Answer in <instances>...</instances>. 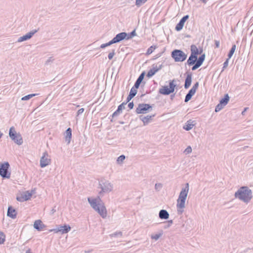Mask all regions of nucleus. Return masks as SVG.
Returning a JSON list of instances; mask_svg holds the SVG:
<instances>
[{
  "label": "nucleus",
  "instance_id": "f257e3e1",
  "mask_svg": "<svg viewBox=\"0 0 253 253\" xmlns=\"http://www.w3.org/2000/svg\"><path fill=\"white\" fill-rule=\"evenodd\" d=\"M88 202L91 207L103 218L107 216V210L101 200L98 197L96 198H88Z\"/></svg>",
  "mask_w": 253,
  "mask_h": 253
},
{
  "label": "nucleus",
  "instance_id": "f03ea898",
  "mask_svg": "<svg viewBox=\"0 0 253 253\" xmlns=\"http://www.w3.org/2000/svg\"><path fill=\"white\" fill-rule=\"evenodd\" d=\"M189 191V184L187 183L185 187L183 188L180 192L178 198L177 200L176 208L178 213H182L183 212V209L185 206V201Z\"/></svg>",
  "mask_w": 253,
  "mask_h": 253
},
{
  "label": "nucleus",
  "instance_id": "7ed1b4c3",
  "mask_svg": "<svg viewBox=\"0 0 253 253\" xmlns=\"http://www.w3.org/2000/svg\"><path fill=\"white\" fill-rule=\"evenodd\" d=\"M252 192L248 187L243 186L241 187L235 194L236 198L245 202H249L252 199Z\"/></svg>",
  "mask_w": 253,
  "mask_h": 253
},
{
  "label": "nucleus",
  "instance_id": "20e7f679",
  "mask_svg": "<svg viewBox=\"0 0 253 253\" xmlns=\"http://www.w3.org/2000/svg\"><path fill=\"white\" fill-rule=\"evenodd\" d=\"M99 188L101 190L99 192L100 196H103L104 194L111 192L113 189V185L108 180H101L99 184Z\"/></svg>",
  "mask_w": 253,
  "mask_h": 253
},
{
  "label": "nucleus",
  "instance_id": "39448f33",
  "mask_svg": "<svg viewBox=\"0 0 253 253\" xmlns=\"http://www.w3.org/2000/svg\"><path fill=\"white\" fill-rule=\"evenodd\" d=\"M9 135L11 140H12L17 144L20 145L23 143V139L21 134L16 132L13 126L10 128Z\"/></svg>",
  "mask_w": 253,
  "mask_h": 253
},
{
  "label": "nucleus",
  "instance_id": "423d86ee",
  "mask_svg": "<svg viewBox=\"0 0 253 253\" xmlns=\"http://www.w3.org/2000/svg\"><path fill=\"white\" fill-rule=\"evenodd\" d=\"M171 55L175 62H182L187 57V55L185 52L179 49H175L172 51Z\"/></svg>",
  "mask_w": 253,
  "mask_h": 253
},
{
  "label": "nucleus",
  "instance_id": "0eeeda50",
  "mask_svg": "<svg viewBox=\"0 0 253 253\" xmlns=\"http://www.w3.org/2000/svg\"><path fill=\"white\" fill-rule=\"evenodd\" d=\"M174 80L170 81L169 88L167 86H163L159 89V93L164 95H169L174 91L176 85L174 84Z\"/></svg>",
  "mask_w": 253,
  "mask_h": 253
},
{
  "label": "nucleus",
  "instance_id": "6e6552de",
  "mask_svg": "<svg viewBox=\"0 0 253 253\" xmlns=\"http://www.w3.org/2000/svg\"><path fill=\"white\" fill-rule=\"evenodd\" d=\"M9 164L8 162H5L0 166V175L3 178H9L10 177V173L8 171Z\"/></svg>",
  "mask_w": 253,
  "mask_h": 253
},
{
  "label": "nucleus",
  "instance_id": "1a4fd4ad",
  "mask_svg": "<svg viewBox=\"0 0 253 253\" xmlns=\"http://www.w3.org/2000/svg\"><path fill=\"white\" fill-rule=\"evenodd\" d=\"M152 110V107L148 104H139L136 109L137 114H146Z\"/></svg>",
  "mask_w": 253,
  "mask_h": 253
},
{
  "label": "nucleus",
  "instance_id": "9d476101",
  "mask_svg": "<svg viewBox=\"0 0 253 253\" xmlns=\"http://www.w3.org/2000/svg\"><path fill=\"white\" fill-rule=\"evenodd\" d=\"M51 160L47 152L43 153L42 156L40 160V166L44 168L50 164Z\"/></svg>",
  "mask_w": 253,
  "mask_h": 253
},
{
  "label": "nucleus",
  "instance_id": "9b49d317",
  "mask_svg": "<svg viewBox=\"0 0 253 253\" xmlns=\"http://www.w3.org/2000/svg\"><path fill=\"white\" fill-rule=\"evenodd\" d=\"M32 194L29 191L23 192L19 196H17L16 199L18 201L23 202L29 200L32 197Z\"/></svg>",
  "mask_w": 253,
  "mask_h": 253
},
{
  "label": "nucleus",
  "instance_id": "f8f14e48",
  "mask_svg": "<svg viewBox=\"0 0 253 253\" xmlns=\"http://www.w3.org/2000/svg\"><path fill=\"white\" fill-rule=\"evenodd\" d=\"M38 31L39 29L33 30L30 31V32L27 33L26 35L19 37L17 40V42H21L30 39L34 35V34L36 33Z\"/></svg>",
  "mask_w": 253,
  "mask_h": 253
},
{
  "label": "nucleus",
  "instance_id": "ddd939ff",
  "mask_svg": "<svg viewBox=\"0 0 253 253\" xmlns=\"http://www.w3.org/2000/svg\"><path fill=\"white\" fill-rule=\"evenodd\" d=\"M71 230V227L69 225H65L60 227L50 230V232L53 231L55 233L60 232L61 234H65L69 232Z\"/></svg>",
  "mask_w": 253,
  "mask_h": 253
},
{
  "label": "nucleus",
  "instance_id": "4468645a",
  "mask_svg": "<svg viewBox=\"0 0 253 253\" xmlns=\"http://www.w3.org/2000/svg\"><path fill=\"white\" fill-rule=\"evenodd\" d=\"M127 34L126 32H122L117 34L111 41L112 44L119 42L124 39H126Z\"/></svg>",
  "mask_w": 253,
  "mask_h": 253
},
{
  "label": "nucleus",
  "instance_id": "2eb2a0df",
  "mask_svg": "<svg viewBox=\"0 0 253 253\" xmlns=\"http://www.w3.org/2000/svg\"><path fill=\"white\" fill-rule=\"evenodd\" d=\"M162 68V64H160L159 66L157 65L153 64L152 68L148 72L147 77L151 78L158 71L161 70Z\"/></svg>",
  "mask_w": 253,
  "mask_h": 253
},
{
  "label": "nucleus",
  "instance_id": "dca6fc26",
  "mask_svg": "<svg viewBox=\"0 0 253 253\" xmlns=\"http://www.w3.org/2000/svg\"><path fill=\"white\" fill-rule=\"evenodd\" d=\"M189 18V15H186L183 16L180 20L179 23L176 25L175 29L177 31H180L183 27L185 21Z\"/></svg>",
  "mask_w": 253,
  "mask_h": 253
},
{
  "label": "nucleus",
  "instance_id": "f3484780",
  "mask_svg": "<svg viewBox=\"0 0 253 253\" xmlns=\"http://www.w3.org/2000/svg\"><path fill=\"white\" fill-rule=\"evenodd\" d=\"M126 104V102H123L121 104H120L118 106L117 110L112 114V117H116L119 116L122 113V110L125 109V106Z\"/></svg>",
  "mask_w": 253,
  "mask_h": 253
},
{
  "label": "nucleus",
  "instance_id": "a211bd4d",
  "mask_svg": "<svg viewBox=\"0 0 253 253\" xmlns=\"http://www.w3.org/2000/svg\"><path fill=\"white\" fill-rule=\"evenodd\" d=\"M154 115L152 116L147 115V116L145 117L143 116H140L139 118L143 122L144 125L145 126L150 122V121L152 119V118L154 117Z\"/></svg>",
  "mask_w": 253,
  "mask_h": 253
},
{
  "label": "nucleus",
  "instance_id": "6ab92c4d",
  "mask_svg": "<svg viewBox=\"0 0 253 253\" xmlns=\"http://www.w3.org/2000/svg\"><path fill=\"white\" fill-rule=\"evenodd\" d=\"M44 227V225L40 220H36L34 223V227L38 231H42Z\"/></svg>",
  "mask_w": 253,
  "mask_h": 253
},
{
  "label": "nucleus",
  "instance_id": "aec40b11",
  "mask_svg": "<svg viewBox=\"0 0 253 253\" xmlns=\"http://www.w3.org/2000/svg\"><path fill=\"white\" fill-rule=\"evenodd\" d=\"M17 212L15 209L11 207H9L7 210V215L13 219L16 217Z\"/></svg>",
  "mask_w": 253,
  "mask_h": 253
},
{
  "label": "nucleus",
  "instance_id": "412c9836",
  "mask_svg": "<svg viewBox=\"0 0 253 253\" xmlns=\"http://www.w3.org/2000/svg\"><path fill=\"white\" fill-rule=\"evenodd\" d=\"M169 214L165 210H161L159 213V218L162 219H168L169 218Z\"/></svg>",
  "mask_w": 253,
  "mask_h": 253
},
{
  "label": "nucleus",
  "instance_id": "4be33fe9",
  "mask_svg": "<svg viewBox=\"0 0 253 253\" xmlns=\"http://www.w3.org/2000/svg\"><path fill=\"white\" fill-rule=\"evenodd\" d=\"M145 76V72H142L140 75L139 76V77L137 78V80L136 81L135 84H134V87L136 88H138V87L140 86V84L141 83L142 80L144 79Z\"/></svg>",
  "mask_w": 253,
  "mask_h": 253
},
{
  "label": "nucleus",
  "instance_id": "5701e85b",
  "mask_svg": "<svg viewBox=\"0 0 253 253\" xmlns=\"http://www.w3.org/2000/svg\"><path fill=\"white\" fill-rule=\"evenodd\" d=\"M197 61V56L191 54L190 57L187 61V64L188 65L191 66L194 64Z\"/></svg>",
  "mask_w": 253,
  "mask_h": 253
},
{
  "label": "nucleus",
  "instance_id": "b1692460",
  "mask_svg": "<svg viewBox=\"0 0 253 253\" xmlns=\"http://www.w3.org/2000/svg\"><path fill=\"white\" fill-rule=\"evenodd\" d=\"M194 121L190 120L187 122L185 125L183 126V128L186 130H190L195 126Z\"/></svg>",
  "mask_w": 253,
  "mask_h": 253
},
{
  "label": "nucleus",
  "instance_id": "393cba45",
  "mask_svg": "<svg viewBox=\"0 0 253 253\" xmlns=\"http://www.w3.org/2000/svg\"><path fill=\"white\" fill-rule=\"evenodd\" d=\"M192 82V74H189L187 75L185 81L184 87L187 89L190 86Z\"/></svg>",
  "mask_w": 253,
  "mask_h": 253
},
{
  "label": "nucleus",
  "instance_id": "a878e982",
  "mask_svg": "<svg viewBox=\"0 0 253 253\" xmlns=\"http://www.w3.org/2000/svg\"><path fill=\"white\" fill-rule=\"evenodd\" d=\"M72 137V129L69 127L67 129L65 132V141L67 142L68 144L70 143Z\"/></svg>",
  "mask_w": 253,
  "mask_h": 253
},
{
  "label": "nucleus",
  "instance_id": "bb28decb",
  "mask_svg": "<svg viewBox=\"0 0 253 253\" xmlns=\"http://www.w3.org/2000/svg\"><path fill=\"white\" fill-rule=\"evenodd\" d=\"M190 49L191 52V54L194 55H196L197 56L198 54H201V52H202V50H201L200 52H199L197 47L194 44H192L191 45Z\"/></svg>",
  "mask_w": 253,
  "mask_h": 253
},
{
  "label": "nucleus",
  "instance_id": "cd10ccee",
  "mask_svg": "<svg viewBox=\"0 0 253 253\" xmlns=\"http://www.w3.org/2000/svg\"><path fill=\"white\" fill-rule=\"evenodd\" d=\"M195 93V91H194L192 89H190L185 96L184 100L185 102H187L188 101H189L191 99L192 97L194 95Z\"/></svg>",
  "mask_w": 253,
  "mask_h": 253
},
{
  "label": "nucleus",
  "instance_id": "c85d7f7f",
  "mask_svg": "<svg viewBox=\"0 0 253 253\" xmlns=\"http://www.w3.org/2000/svg\"><path fill=\"white\" fill-rule=\"evenodd\" d=\"M230 97L228 94H226L224 95V97L223 98L221 99L219 102L221 103V104H222L224 106L226 105L227 103H228L229 101Z\"/></svg>",
  "mask_w": 253,
  "mask_h": 253
},
{
  "label": "nucleus",
  "instance_id": "c756f323",
  "mask_svg": "<svg viewBox=\"0 0 253 253\" xmlns=\"http://www.w3.org/2000/svg\"><path fill=\"white\" fill-rule=\"evenodd\" d=\"M163 235V231H161L158 234L152 235L151 238L152 239L155 240V241L158 240Z\"/></svg>",
  "mask_w": 253,
  "mask_h": 253
},
{
  "label": "nucleus",
  "instance_id": "7c9ffc66",
  "mask_svg": "<svg viewBox=\"0 0 253 253\" xmlns=\"http://www.w3.org/2000/svg\"><path fill=\"white\" fill-rule=\"evenodd\" d=\"M236 45L235 44L232 45V47L228 54V58H231V57L232 56L233 53H234V52L236 50Z\"/></svg>",
  "mask_w": 253,
  "mask_h": 253
},
{
  "label": "nucleus",
  "instance_id": "2f4dec72",
  "mask_svg": "<svg viewBox=\"0 0 253 253\" xmlns=\"http://www.w3.org/2000/svg\"><path fill=\"white\" fill-rule=\"evenodd\" d=\"M38 94L34 93V94H28L27 95H26L23 97H22L21 100H28L32 98L34 96H35L36 95H38Z\"/></svg>",
  "mask_w": 253,
  "mask_h": 253
},
{
  "label": "nucleus",
  "instance_id": "473e14b6",
  "mask_svg": "<svg viewBox=\"0 0 253 253\" xmlns=\"http://www.w3.org/2000/svg\"><path fill=\"white\" fill-rule=\"evenodd\" d=\"M122 236H123V233L121 231L116 232L113 233L110 235V236L112 238L118 237H122Z\"/></svg>",
  "mask_w": 253,
  "mask_h": 253
},
{
  "label": "nucleus",
  "instance_id": "72a5a7b5",
  "mask_svg": "<svg viewBox=\"0 0 253 253\" xmlns=\"http://www.w3.org/2000/svg\"><path fill=\"white\" fill-rule=\"evenodd\" d=\"M148 0H136L135 5L139 7L142 4H144Z\"/></svg>",
  "mask_w": 253,
  "mask_h": 253
},
{
  "label": "nucleus",
  "instance_id": "f704fd0d",
  "mask_svg": "<svg viewBox=\"0 0 253 253\" xmlns=\"http://www.w3.org/2000/svg\"><path fill=\"white\" fill-rule=\"evenodd\" d=\"M172 223H173V221L172 220H169L167 222H166L165 224L163 227L164 229H166L169 228L171 226Z\"/></svg>",
  "mask_w": 253,
  "mask_h": 253
},
{
  "label": "nucleus",
  "instance_id": "c9c22d12",
  "mask_svg": "<svg viewBox=\"0 0 253 253\" xmlns=\"http://www.w3.org/2000/svg\"><path fill=\"white\" fill-rule=\"evenodd\" d=\"M156 46L155 45H152L150 47L148 48V49L147 50L146 54L147 55H150L151 54L153 51L156 49Z\"/></svg>",
  "mask_w": 253,
  "mask_h": 253
},
{
  "label": "nucleus",
  "instance_id": "e433bc0d",
  "mask_svg": "<svg viewBox=\"0 0 253 253\" xmlns=\"http://www.w3.org/2000/svg\"><path fill=\"white\" fill-rule=\"evenodd\" d=\"M137 88H136L134 87V86H133L130 89L129 94H130V95L132 96L133 97H134L137 93Z\"/></svg>",
  "mask_w": 253,
  "mask_h": 253
},
{
  "label": "nucleus",
  "instance_id": "4c0bfd02",
  "mask_svg": "<svg viewBox=\"0 0 253 253\" xmlns=\"http://www.w3.org/2000/svg\"><path fill=\"white\" fill-rule=\"evenodd\" d=\"M225 106L224 105H223L222 104H221V103L219 102V104H218L216 107H215V111L216 112H219V111H220L221 109H223V108Z\"/></svg>",
  "mask_w": 253,
  "mask_h": 253
},
{
  "label": "nucleus",
  "instance_id": "58836bf2",
  "mask_svg": "<svg viewBox=\"0 0 253 253\" xmlns=\"http://www.w3.org/2000/svg\"><path fill=\"white\" fill-rule=\"evenodd\" d=\"M126 157L124 155H121L119 156L117 160V162L118 164H122L124 161L125 160Z\"/></svg>",
  "mask_w": 253,
  "mask_h": 253
},
{
  "label": "nucleus",
  "instance_id": "ea45409f",
  "mask_svg": "<svg viewBox=\"0 0 253 253\" xmlns=\"http://www.w3.org/2000/svg\"><path fill=\"white\" fill-rule=\"evenodd\" d=\"M136 32H135V30H133L130 33H129V34H127V36L126 38V40H129V39H131L132 37H133L134 36H136Z\"/></svg>",
  "mask_w": 253,
  "mask_h": 253
},
{
  "label": "nucleus",
  "instance_id": "a19ab883",
  "mask_svg": "<svg viewBox=\"0 0 253 253\" xmlns=\"http://www.w3.org/2000/svg\"><path fill=\"white\" fill-rule=\"evenodd\" d=\"M5 241V235L2 232L0 231V244H3Z\"/></svg>",
  "mask_w": 253,
  "mask_h": 253
},
{
  "label": "nucleus",
  "instance_id": "79ce46f5",
  "mask_svg": "<svg viewBox=\"0 0 253 253\" xmlns=\"http://www.w3.org/2000/svg\"><path fill=\"white\" fill-rule=\"evenodd\" d=\"M205 54H203L201 56H200L198 59L197 58V61L203 64L204 61L205 60Z\"/></svg>",
  "mask_w": 253,
  "mask_h": 253
},
{
  "label": "nucleus",
  "instance_id": "37998d69",
  "mask_svg": "<svg viewBox=\"0 0 253 253\" xmlns=\"http://www.w3.org/2000/svg\"><path fill=\"white\" fill-rule=\"evenodd\" d=\"M54 61V59L52 57H49L45 62V65H48Z\"/></svg>",
  "mask_w": 253,
  "mask_h": 253
},
{
  "label": "nucleus",
  "instance_id": "c03bdc74",
  "mask_svg": "<svg viewBox=\"0 0 253 253\" xmlns=\"http://www.w3.org/2000/svg\"><path fill=\"white\" fill-rule=\"evenodd\" d=\"M111 44H112V43L111 41H110V42H107V43L102 44L100 45V48H104L105 47H107V46H110V45H111Z\"/></svg>",
  "mask_w": 253,
  "mask_h": 253
},
{
  "label": "nucleus",
  "instance_id": "a18cd8bd",
  "mask_svg": "<svg viewBox=\"0 0 253 253\" xmlns=\"http://www.w3.org/2000/svg\"><path fill=\"white\" fill-rule=\"evenodd\" d=\"M192 148L191 147V146H188L186 149L185 150H184V152L186 154H190L192 152Z\"/></svg>",
  "mask_w": 253,
  "mask_h": 253
},
{
  "label": "nucleus",
  "instance_id": "49530a36",
  "mask_svg": "<svg viewBox=\"0 0 253 253\" xmlns=\"http://www.w3.org/2000/svg\"><path fill=\"white\" fill-rule=\"evenodd\" d=\"M115 50L113 49L112 50V51L111 52L109 53V54H108V57L109 59V60H111L113 58V57L115 55Z\"/></svg>",
  "mask_w": 253,
  "mask_h": 253
},
{
  "label": "nucleus",
  "instance_id": "de8ad7c7",
  "mask_svg": "<svg viewBox=\"0 0 253 253\" xmlns=\"http://www.w3.org/2000/svg\"><path fill=\"white\" fill-rule=\"evenodd\" d=\"M198 86H199V83L197 82L193 85V86H192V87L191 89H192V90H193L194 91H195L196 92L197 89L198 88Z\"/></svg>",
  "mask_w": 253,
  "mask_h": 253
},
{
  "label": "nucleus",
  "instance_id": "09e8293b",
  "mask_svg": "<svg viewBox=\"0 0 253 253\" xmlns=\"http://www.w3.org/2000/svg\"><path fill=\"white\" fill-rule=\"evenodd\" d=\"M229 58L228 59H227L223 63V69H222V71L224 70V69L225 68H226L228 65V60H229Z\"/></svg>",
  "mask_w": 253,
  "mask_h": 253
},
{
  "label": "nucleus",
  "instance_id": "8fccbe9b",
  "mask_svg": "<svg viewBox=\"0 0 253 253\" xmlns=\"http://www.w3.org/2000/svg\"><path fill=\"white\" fill-rule=\"evenodd\" d=\"M156 190H160L162 187V185L161 183H156L155 185Z\"/></svg>",
  "mask_w": 253,
  "mask_h": 253
},
{
  "label": "nucleus",
  "instance_id": "3c124183",
  "mask_svg": "<svg viewBox=\"0 0 253 253\" xmlns=\"http://www.w3.org/2000/svg\"><path fill=\"white\" fill-rule=\"evenodd\" d=\"M132 98H133V96L130 95V94H129V95L127 97L126 100V104L128 102H129Z\"/></svg>",
  "mask_w": 253,
  "mask_h": 253
},
{
  "label": "nucleus",
  "instance_id": "603ef678",
  "mask_svg": "<svg viewBox=\"0 0 253 253\" xmlns=\"http://www.w3.org/2000/svg\"><path fill=\"white\" fill-rule=\"evenodd\" d=\"M84 111V108H81L80 109L78 112H77V116L80 115V114H82Z\"/></svg>",
  "mask_w": 253,
  "mask_h": 253
},
{
  "label": "nucleus",
  "instance_id": "864d4df0",
  "mask_svg": "<svg viewBox=\"0 0 253 253\" xmlns=\"http://www.w3.org/2000/svg\"><path fill=\"white\" fill-rule=\"evenodd\" d=\"M134 104L133 102H129L128 104V107L129 108V109H132L133 107Z\"/></svg>",
  "mask_w": 253,
  "mask_h": 253
},
{
  "label": "nucleus",
  "instance_id": "5fc2aeb1",
  "mask_svg": "<svg viewBox=\"0 0 253 253\" xmlns=\"http://www.w3.org/2000/svg\"><path fill=\"white\" fill-rule=\"evenodd\" d=\"M202 63H200L198 61H196L195 63V66L197 67V68L198 69L199 67H200L202 65Z\"/></svg>",
  "mask_w": 253,
  "mask_h": 253
},
{
  "label": "nucleus",
  "instance_id": "6e6d98bb",
  "mask_svg": "<svg viewBox=\"0 0 253 253\" xmlns=\"http://www.w3.org/2000/svg\"><path fill=\"white\" fill-rule=\"evenodd\" d=\"M215 47L218 48L219 47L220 42L218 41H215Z\"/></svg>",
  "mask_w": 253,
  "mask_h": 253
},
{
  "label": "nucleus",
  "instance_id": "4d7b16f0",
  "mask_svg": "<svg viewBox=\"0 0 253 253\" xmlns=\"http://www.w3.org/2000/svg\"><path fill=\"white\" fill-rule=\"evenodd\" d=\"M197 68V67L195 66V65H194L192 67V70L193 71H194L195 70H196Z\"/></svg>",
  "mask_w": 253,
  "mask_h": 253
},
{
  "label": "nucleus",
  "instance_id": "13d9d810",
  "mask_svg": "<svg viewBox=\"0 0 253 253\" xmlns=\"http://www.w3.org/2000/svg\"><path fill=\"white\" fill-rule=\"evenodd\" d=\"M247 109H248V108H245L244 109V111H242V115H244L245 112H246V111H247Z\"/></svg>",
  "mask_w": 253,
  "mask_h": 253
},
{
  "label": "nucleus",
  "instance_id": "bf43d9fd",
  "mask_svg": "<svg viewBox=\"0 0 253 253\" xmlns=\"http://www.w3.org/2000/svg\"><path fill=\"white\" fill-rule=\"evenodd\" d=\"M26 253H32L31 252V250L30 249H29L28 250H27L26 251Z\"/></svg>",
  "mask_w": 253,
  "mask_h": 253
},
{
  "label": "nucleus",
  "instance_id": "052dcab7",
  "mask_svg": "<svg viewBox=\"0 0 253 253\" xmlns=\"http://www.w3.org/2000/svg\"><path fill=\"white\" fill-rule=\"evenodd\" d=\"M201 1L204 3H206L207 2V0H201Z\"/></svg>",
  "mask_w": 253,
  "mask_h": 253
},
{
  "label": "nucleus",
  "instance_id": "680f3d73",
  "mask_svg": "<svg viewBox=\"0 0 253 253\" xmlns=\"http://www.w3.org/2000/svg\"><path fill=\"white\" fill-rule=\"evenodd\" d=\"M91 252V250H89V251H85V253H89Z\"/></svg>",
  "mask_w": 253,
  "mask_h": 253
},
{
  "label": "nucleus",
  "instance_id": "e2e57ef3",
  "mask_svg": "<svg viewBox=\"0 0 253 253\" xmlns=\"http://www.w3.org/2000/svg\"><path fill=\"white\" fill-rule=\"evenodd\" d=\"M52 212L53 213L54 212H55V211L54 209H53V210H52Z\"/></svg>",
  "mask_w": 253,
  "mask_h": 253
}]
</instances>
